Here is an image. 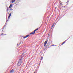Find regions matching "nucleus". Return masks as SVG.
I'll return each instance as SVG.
<instances>
[{
    "label": "nucleus",
    "instance_id": "nucleus-12",
    "mask_svg": "<svg viewBox=\"0 0 73 73\" xmlns=\"http://www.w3.org/2000/svg\"><path fill=\"white\" fill-rule=\"evenodd\" d=\"M7 10L9 11V9H8V8H7Z\"/></svg>",
    "mask_w": 73,
    "mask_h": 73
},
{
    "label": "nucleus",
    "instance_id": "nucleus-7",
    "mask_svg": "<svg viewBox=\"0 0 73 73\" xmlns=\"http://www.w3.org/2000/svg\"><path fill=\"white\" fill-rule=\"evenodd\" d=\"M12 5H13L12 4H11L10 5V6L9 7V8H10V9H11V8H12Z\"/></svg>",
    "mask_w": 73,
    "mask_h": 73
},
{
    "label": "nucleus",
    "instance_id": "nucleus-18",
    "mask_svg": "<svg viewBox=\"0 0 73 73\" xmlns=\"http://www.w3.org/2000/svg\"><path fill=\"white\" fill-rule=\"evenodd\" d=\"M34 73H35V72H34Z\"/></svg>",
    "mask_w": 73,
    "mask_h": 73
},
{
    "label": "nucleus",
    "instance_id": "nucleus-2",
    "mask_svg": "<svg viewBox=\"0 0 73 73\" xmlns=\"http://www.w3.org/2000/svg\"><path fill=\"white\" fill-rule=\"evenodd\" d=\"M38 28H37V29L35 30L33 32L30 33V35H33V34H35V32H36V31H38Z\"/></svg>",
    "mask_w": 73,
    "mask_h": 73
},
{
    "label": "nucleus",
    "instance_id": "nucleus-6",
    "mask_svg": "<svg viewBox=\"0 0 73 73\" xmlns=\"http://www.w3.org/2000/svg\"><path fill=\"white\" fill-rule=\"evenodd\" d=\"M11 13H10V14H9V17H8V19H9V18L11 17Z\"/></svg>",
    "mask_w": 73,
    "mask_h": 73
},
{
    "label": "nucleus",
    "instance_id": "nucleus-4",
    "mask_svg": "<svg viewBox=\"0 0 73 73\" xmlns=\"http://www.w3.org/2000/svg\"><path fill=\"white\" fill-rule=\"evenodd\" d=\"M48 42L47 41V40H46L45 41L44 43V46H46V44H47Z\"/></svg>",
    "mask_w": 73,
    "mask_h": 73
},
{
    "label": "nucleus",
    "instance_id": "nucleus-16",
    "mask_svg": "<svg viewBox=\"0 0 73 73\" xmlns=\"http://www.w3.org/2000/svg\"><path fill=\"white\" fill-rule=\"evenodd\" d=\"M57 9V7H55V9Z\"/></svg>",
    "mask_w": 73,
    "mask_h": 73
},
{
    "label": "nucleus",
    "instance_id": "nucleus-15",
    "mask_svg": "<svg viewBox=\"0 0 73 73\" xmlns=\"http://www.w3.org/2000/svg\"><path fill=\"white\" fill-rule=\"evenodd\" d=\"M4 35V34L2 33V34H1V35Z\"/></svg>",
    "mask_w": 73,
    "mask_h": 73
},
{
    "label": "nucleus",
    "instance_id": "nucleus-5",
    "mask_svg": "<svg viewBox=\"0 0 73 73\" xmlns=\"http://www.w3.org/2000/svg\"><path fill=\"white\" fill-rule=\"evenodd\" d=\"M30 36V35H29L25 36L23 38H27L28 37H29Z\"/></svg>",
    "mask_w": 73,
    "mask_h": 73
},
{
    "label": "nucleus",
    "instance_id": "nucleus-8",
    "mask_svg": "<svg viewBox=\"0 0 73 73\" xmlns=\"http://www.w3.org/2000/svg\"><path fill=\"white\" fill-rule=\"evenodd\" d=\"M66 42V40H65L64 42L62 43L61 45H63V44H65Z\"/></svg>",
    "mask_w": 73,
    "mask_h": 73
},
{
    "label": "nucleus",
    "instance_id": "nucleus-1",
    "mask_svg": "<svg viewBox=\"0 0 73 73\" xmlns=\"http://www.w3.org/2000/svg\"><path fill=\"white\" fill-rule=\"evenodd\" d=\"M22 62V59H20L19 60L18 63L17 65L18 66H20L21 65V63Z\"/></svg>",
    "mask_w": 73,
    "mask_h": 73
},
{
    "label": "nucleus",
    "instance_id": "nucleus-17",
    "mask_svg": "<svg viewBox=\"0 0 73 73\" xmlns=\"http://www.w3.org/2000/svg\"><path fill=\"white\" fill-rule=\"evenodd\" d=\"M23 52V53H25V52Z\"/></svg>",
    "mask_w": 73,
    "mask_h": 73
},
{
    "label": "nucleus",
    "instance_id": "nucleus-9",
    "mask_svg": "<svg viewBox=\"0 0 73 73\" xmlns=\"http://www.w3.org/2000/svg\"><path fill=\"white\" fill-rule=\"evenodd\" d=\"M15 0H12L11 1V3H13L15 2Z\"/></svg>",
    "mask_w": 73,
    "mask_h": 73
},
{
    "label": "nucleus",
    "instance_id": "nucleus-13",
    "mask_svg": "<svg viewBox=\"0 0 73 73\" xmlns=\"http://www.w3.org/2000/svg\"><path fill=\"white\" fill-rule=\"evenodd\" d=\"M54 44L52 45L51 46H54Z\"/></svg>",
    "mask_w": 73,
    "mask_h": 73
},
{
    "label": "nucleus",
    "instance_id": "nucleus-10",
    "mask_svg": "<svg viewBox=\"0 0 73 73\" xmlns=\"http://www.w3.org/2000/svg\"><path fill=\"white\" fill-rule=\"evenodd\" d=\"M60 5H63V3L62 2L60 3Z\"/></svg>",
    "mask_w": 73,
    "mask_h": 73
},
{
    "label": "nucleus",
    "instance_id": "nucleus-19",
    "mask_svg": "<svg viewBox=\"0 0 73 73\" xmlns=\"http://www.w3.org/2000/svg\"><path fill=\"white\" fill-rule=\"evenodd\" d=\"M40 28V27H39V28Z\"/></svg>",
    "mask_w": 73,
    "mask_h": 73
},
{
    "label": "nucleus",
    "instance_id": "nucleus-11",
    "mask_svg": "<svg viewBox=\"0 0 73 73\" xmlns=\"http://www.w3.org/2000/svg\"><path fill=\"white\" fill-rule=\"evenodd\" d=\"M54 23L53 25H52V28L53 27V26H54Z\"/></svg>",
    "mask_w": 73,
    "mask_h": 73
},
{
    "label": "nucleus",
    "instance_id": "nucleus-14",
    "mask_svg": "<svg viewBox=\"0 0 73 73\" xmlns=\"http://www.w3.org/2000/svg\"><path fill=\"white\" fill-rule=\"evenodd\" d=\"M41 59L42 60V57H41Z\"/></svg>",
    "mask_w": 73,
    "mask_h": 73
},
{
    "label": "nucleus",
    "instance_id": "nucleus-3",
    "mask_svg": "<svg viewBox=\"0 0 73 73\" xmlns=\"http://www.w3.org/2000/svg\"><path fill=\"white\" fill-rule=\"evenodd\" d=\"M9 73H15V70L12 69L10 72Z\"/></svg>",
    "mask_w": 73,
    "mask_h": 73
}]
</instances>
